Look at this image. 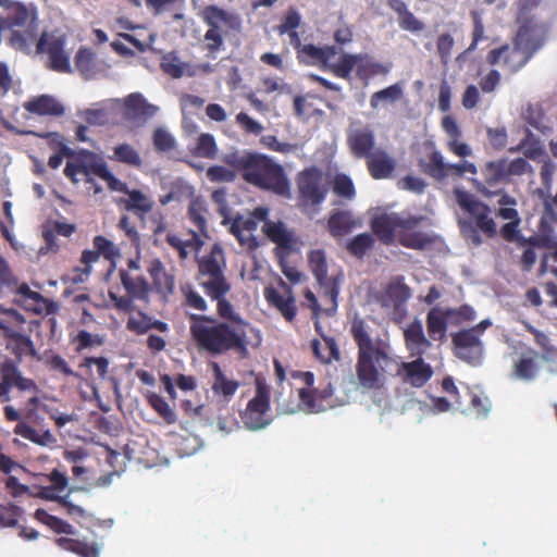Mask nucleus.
Listing matches in <instances>:
<instances>
[{
  "mask_svg": "<svg viewBox=\"0 0 557 557\" xmlns=\"http://www.w3.org/2000/svg\"><path fill=\"white\" fill-rule=\"evenodd\" d=\"M350 335L357 346L356 374L360 385L367 389L380 388L387 375H394L398 357L394 355L389 341L373 338L364 320L355 318Z\"/></svg>",
  "mask_w": 557,
  "mask_h": 557,
  "instance_id": "obj_1",
  "label": "nucleus"
},
{
  "mask_svg": "<svg viewBox=\"0 0 557 557\" xmlns=\"http://www.w3.org/2000/svg\"><path fill=\"white\" fill-rule=\"evenodd\" d=\"M189 331L199 349L218 356L234 350L242 356L248 352L247 331L219 321L212 315L189 314Z\"/></svg>",
  "mask_w": 557,
  "mask_h": 557,
  "instance_id": "obj_2",
  "label": "nucleus"
},
{
  "mask_svg": "<svg viewBox=\"0 0 557 557\" xmlns=\"http://www.w3.org/2000/svg\"><path fill=\"white\" fill-rule=\"evenodd\" d=\"M224 162L239 171L245 182L284 198H290V183L284 168L273 159L257 152L225 156Z\"/></svg>",
  "mask_w": 557,
  "mask_h": 557,
  "instance_id": "obj_3",
  "label": "nucleus"
},
{
  "mask_svg": "<svg viewBox=\"0 0 557 557\" xmlns=\"http://www.w3.org/2000/svg\"><path fill=\"white\" fill-rule=\"evenodd\" d=\"M424 218L421 215L382 213L372 219L371 230L379 240L386 246L397 242L409 249L424 250L434 243V237L418 230Z\"/></svg>",
  "mask_w": 557,
  "mask_h": 557,
  "instance_id": "obj_4",
  "label": "nucleus"
},
{
  "mask_svg": "<svg viewBox=\"0 0 557 557\" xmlns=\"http://www.w3.org/2000/svg\"><path fill=\"white\" fill-rule=\"evenodd\" d=\"M455 196L460 208L471 218L460 223L465 239L473 246H480L483 243L480 232L487 238H494L497 230L495 221L490 216L491 208L466 190L457 188Z\"/></svg>",
  "mask_w": 557,
  "mask_h": 557,
  "instance_id": "obj_5",
  "label": "nucleus"
},
{
  "mask_svg": "<svg viewBox=\"0 0 557 557\" xmlns=\"http://www.w3.org/2000/svg\"><path fill=\"white\" fill-rule=\"evenodd\" d=\"M206 213L205 202L199 198L193 199L188 206L187 216L196 230H190L189 237L186 239L174 233L166 234V243L177 251L182 260L186 259L190 252L198 253L205 244L203 237H209Z\"/></svg>",
  "mask_w": 557,
  "mask_h": 557,
  "instance_id": "obj_6",
  "label": "nucleus"
},
{
  "mask_svg": "<svg viewBox=\"0 0 557 557\" xmlns=\"http://www.w3.org/2000/svg\"><path fill=\"white\" fill-rule=\"evenodd\" d=\"M201 17L209 26L205 34V40L207 41L206 47L210 52H216L223 46L221 25L226 26L231 30H239L242 27V20L238 14L213 4L203 8Z\"/></svg>",
  "mask_w": 557,
  "mask_h": 557,
  "instance_id": "obj_7",
  "label": "nucleus"
},
{
  "mask_svg": "<svg viewBox=\"0 0 557 557\" xmlns=\"http://www.w3.org/2000/svg\"><path fill=\"white\" fill-rule=\"evenodd\" d=\"M323 175L315 166L306 168L297 175L299 206L305 210L318 211L325 200L327 188L323 185Z\"/></svg>",
  "mask_w": 557,
  "mask_h": 557,
  "instance_id": "obj_8",
  "label": "nucleus"
},
{
  "mask_svg": "<svg viewBox=\"0 0 557 557\" xmlns=\"http://www.w3.org/2000/svg\"><path fill=\"white\" fill-rule=\"evenodd\" d=\"M24 323V317L14 309L4 310L0 313V329L3 331L4 337L10 341L9 346L16 358L13 360L18 366L24 356H36V348L30 337L15 327Z\"/></svg>",
  "mask_w": 557,
  "mask_h": 557,
  "instance_id": "obj_9",
  "label": "nucleus"
},
{
  "mask_svg": "<svg viewBox=\"0 0 557 557\" xmlns=\"http://www.w3.org/2000/svg\"><path fill=\"white\" fill-rule=\"evenodd\" d=\"M224 264L223 250L218 245H214L210 253L199 260L198 280L205 293L211 290L218 293L225 286L231 285L223 272Z\"/></svg>",
  "mask_w": 557,
  "mask_h": 557,
  "instance_id": "obj_10",
  "label": "nucleus"
},
{
  "mask_svg": "<svg viewBox=\"0 0 557 557\" xmlns=\"http://www.w3.org/2000/svg\"><path fill=\"white\" fill-rule=\"evenodd\" d=\"M36 53L46 54L48 58V69L59 73H71L70 58L65 52L64 36L57 35L54 32H42L35 41Z\"/></svg>",
  "mask_w": 557,
  "mask_h": 557,
  "instance_id": "obj_11",
  "label": "nucleus"
},
{
  "mask_svg": "<svg viewBox=\"0 0 557 557\" xmlns=\"http://www.w3.org/2000/svg\"><path fill=\"white\" fill-rule=\"evenodd\" d=\"M270 386L261 377H256V395L247 405L243 414L245 424L250 430H259L269 424L267 413L270 410Z\"/></svg>",
  "mask_w": 557,
  "mask_h": 557,
  "instance_id": "obj_12",
  "label": "nucleus"
},
{
  "mask_svg": "<svg viewBox=\"0 0 557 557\" xmlns=\"http://www.w3.org/2000/svg\"><path fill=\"white\" fill-rule=\"evenodd\" d=\"M38 391L37 383L29 377L23 375L18 369V364L11 358H5L0 362V403H9L11 400V391Z\"/></svg>",
  "mask_w": 557,
  "mask_h": 557,
  "instance_id": "obj_13",
  "label": "nucleus"
},
{
  "mask_svg": "<svg viewBox=\"0 0 557 557\" xmlns=\"http://www.w3.org/2000/svg\"><path fill=\"white\" fill-rule=\"evenodd\" d=\"M455 357L471 366H479L483 359L484 345L476 334L469 329L451 333Z\"/></svg>",
  "mask_w": 557,
  "mask_h": 557,
  "instance_id": "obj_14",
  "label": "nucleus"
},
{
  "mask_svg": "<svg viewBox=\"0 0 557 557\" xmlns=\"http://www.w3.org/2000/svg\"><path fill=\"white\" fill-rule=\"evenodd\" d=\"M94 249H85L81 255L82 267L76 268V271L81 272L85 276H89L92 271V264L103 257L110 262H115L120 257L119 247L110 239L102 235H97L92 239Z\"/></svg>",
  "mask_w": 557,
  "mask_h": 557,
  "instance_id": "obj_15",
  "label": "nucleus"
},
{
  "mask_svg": "<svg viewBox=\"0 0 557 557\" xmlns=\"http://www.w3.org/2000/svg\"><path fill=\"white\" fill-rule=\"evenodd\" d=\"M533 55L515 38L512 46L504 45L499 48L492 49L486 60L488 64L496 65L500 62L508 69L510 73H517L521 70Z\"/></svg>",
  "mask_w": 557,
  "mask_h": 557,
  "instance_id": "obj_16",
  "label": "nucleus"
},
{
  "mask_svg": "<svg viewBox=\"0 0 557 557\" xmlns=\"http://www.w3.org/2000/svg\"><path fill=\"white\" fill-rule=\"evenodd\" d=\"M308 262L318 284L323 289L324 295L330 298L334 306L337 304L339 294V282L337 276L327 275L326 257L323 250H312L308 255Z\"/></svg>",
  "mask_w": 557,
  "mask_h": 557,
  "instance_id": "obj_17",
  "label": "nucleus"
},
{
  "mask_svg": "<svg viewBox=\"0 0 557 557\" xmlns=\"http://www.w3.org/2000/svg\"><path fill=\"white\" fill-rule=\"evenodd\" d=\"M209 368L212 373L211 392L218 404L226 405L240 387V382L230 379L216 361H211Z\"/></svg>",
  "mask_w": 557,
  "mask_h": 557,
  "instance_id": "obj_18",
  "label": "nucleus"
},
{
  "mask_svg": "<svg viewBox=\"0 0 557 557\" xmlns=\"http://www.w3.org/2000/svg\"><path fill=\"white\" fill-rule=\"evenodd\" d=\"M548 34V26L545 23H539L533 18H528L519 27L516 39L518 45L525 48L532 55L545 44Z\"/></svg>",
  "mask_w": 557,
  "mask_h": 557,
  "instance_id": "obj_19",
  "label": "nucleus"
},
{
  "mask_svg": "<svg viewBox=\"0 0 557 557\" xmlns=\"http://www.w3.org/2000/svg\"><path fill=\"white\" fill-rule=\"evenodd\" d=\"M410 362H399L394 371V375L401 376L404 382L409 383L413 387H422L433 375L432 367L424 362L422 357Z\"/></svg>",
  "mask_w": 557,
  "mask_h": 557,
  "instance_id": "obj_20",
  "label": "nucleus"
},
{
  "mask_svg": "<svg viewBox=\"0 0 557 557\" xmlns=\"http://www.w3.org/2000/svg\"><path fill=\"white\" fill-rule=\"evenodd\" d=\"M4 418L10 421L14 422L17 421L18 423L14 426V434L28 440L35 444L47 446L51 443H53L55 440L50 431H45L44 433L39 434L33 426L28 425L26 422L21 421L23 418V413H21L18 410H16L13 406L7 405L3 408Z\"/></svg>",
  "mask_w": 557,
  "mask_h": 557,
  "instance_id": "obj_21",
  "label": "nucleus"
},
{
  "mask_svg": "<svg viewBox=\"0 0 557 557\" xmlns=\"http://www.w3.org/2000/svg\"><path fill=\"white\" fill-rule=\"evenodd\" d=\"M231 290V285L225 286L222 290L205 293L211 300L216 301V313L219 321L230 323V325L247 331L250 324L235 310L234 306L226 299V295Z\"/></svg>",
  "mask_w": 557,
  "mask_h": 557,
  "instance_id": "obj_22",
  "label": "nucleus"
},
{
  "mask_svg": "<svg viewBox=\"0 0 557 557\" xmlns=\"http://www.w3.org/2000/svg\"><path fill=\"white\" fill-rule=\"evenodd\" d=\"M346 141L350 153L356 159H367L377 148L374 132L369 126L350 129Z\"/></svg>",
  "mask_w": 557,
  "mask_h": 557,
  "instance_id": "obj_23",
  "label": "nucleus"
},
{
  "mask_svg": "<svg viewBox=\"0 0 557 557\" xmlns=\"http://www.w3.org/2000/svg\"><path fill=\"white\" fill-rule=\"evenodd\" d=\"M482 175L484 185L479 190L486 196L498 195L496 188L510 182L506 171L505 158L487 162L482 169Z\"/></svg>",
  "mask_w": 557,
  "mask_h": 557,
  "instance_id": "obj_24",
  "label": "nucleus"
},
{
  "mask_svg": "<svg viewBox=\"0 0 557 557\" xmlns=\"http://www.w3.org/2000/svg\"><path fill=\"white\" fill-rule=\"evenodd\" d=\"M158 111V107L148 103L140 94H131L124 100L123 114L127 121L144 124Z\"/></svg>",
  "mask_w": 557,
  "mask_h": 557,
  "instance_id": "obj_25",
  "label": "nucleus"
},
{
  "mask_svg": "<svg viewBox=\"0 0 557 557\" xmlns=\"http://www.w3.org/2000/svg\"><path fill=\"white\" fill-rule=\"evenodd\" d=\"M71 159L72 160L66 162L64 168V175L74 183L77 182L76 175H96L95 169L106 164L104 161L97 159L96 156L91 152H82L79 154L75 153V156Z\"/></svg>",
  "mask_w": 557,
  "mask_h": 557,
  "instance_id": "obj_26",
  "label": "nucleus"
},
{
  "mask_svg": "<svg viewBox=\"0 0 557 557\" xmlns=\"http://www.w3.org/2000/svg\"><path fill=\"white\" fill-rule=\"evenodd\" d=\"M404 339L411 357H422L432 346L431 341L424 334L422 322L418 319L404 330Z\"/></svg>",
  "mask_w": 557,
  "mask_h": 557,
  "instance_id": "obj_27",
  "label": "nucleus"
},
{
  "mask_svg": "<svg viewBox=\"0 0 557 557\" xmlns=\"http://www.w3.org/2000/svg\"><path fill=\"white\" fill-rule=\"evenodd\" d=\"M265 236L274 243L277 248L290 252L295 249L297 237L295 233L288 230L281 221H267L262 227Z\"/></svg>",
  "mask_w": 557,
  "mask_h": 557,
  "instance_id": "obj_28",
  "label": "nucleus"
},
{
  "mask_svg": "<svg viewBox=\"0 0 557 557\" xmlns=\"http://www.w3.org/2000/svg\"><path fill=\"white\" fill-rule=\"evenodd\" d=\"M366 161L368 171L374 180L388 178L396 169L395 159L382 148H376Z\"/></svg>",
  "mask_w": 557,
  "mask_h": 557,
  "instance_id": "obj_29",
  "label": "nucleus"
},
{
  "mask_svg": "<svg viewBox=\"0 0 557 557\" xmlns=\"http://www.w3.org/2000/svg\"><path fill=\"white\" fill-rule=\"evenodd\" d=\"M418 164L425 175L436 181H443L446 178V163L444 161V157L441 151L435 149L433 144L425 146V152L419 159Z\"/></svg>",
  "mask_w": 557,
  "mask_h": 557,
  "instance_id": "obj_30",
  "label": "nucleus"
},
{
  "mask_svg": "<svg viewBox=\"0 0 557 557\" xmlns=\"http://www.w3.org/2000/svg\"><path fill=\"white\" fill-rule=\"evenodd\" d=\"M147 272L152 280L153 288L163 297L172 295L175 286L174 275L165 270L164 264L158 258L149 262Z\"/></svg>",
  "mask_w": 557,
  "mask_h": 557,
  "instance_id": "obj_31",
  "label": "nucleus"
},
{
  "mask_svg": "<svg viewBox=\"0 0 557 557\" xmlns=\"http://www.w3.org/2000/svg\"><path fill=\"white\" fill-rule=\"evenodd\" d=\"M361 226V221L348 210H335L327 220V230L335 237H343Z\"/></svg>",
  "mask_w": 557,
  "mask_h": 557,
  "instance_id": "obj_32",
  "label": "nucleus"
},
{
  "mask_svg": "<svg viewBox=\"0 0 557 557\" xmlns=\"http://www.w3.org/2000/svg\"><path fill=\"white\" fill-rule=\"evenodd\" d=\"M540 354L530 349L527 354H522L512 366L511 375L516 380H520L523 382L534 381L540 372V364L537 359Z\"/></svg>",
  "mask_w": 557,
  "mask_h": 557,
  "instance_id": "obj_33",
  "label": "nucleus"
},
{
  "mask_svg": "<svg viewBox=\"0 0 557 557\" xmlns=\"http://www.w3.org/2000/svg\"><path fill=\"white\" fill-rule=\"evenodd\" d=\"M336 53L337 50L334 46L320 48L312 44H307L300 48V51H298L297 59L300 63L307 65H321L326 69L329 61L335 57Z\"/></svg>",
  "mask_w": 557,
  "mask_h": 557,
  "instance_id": "obj_34",
  "label": "nucleus"
},
{
  "mask_svg": "<svg viewBox=\"0 0 557 557\" xmlns=\"http://www.w3.org/2000/svg\"><path fill=\"white\" fill-rule=\"evenodd\" d=\"M119 276L121 284L128 296L136 300H148L151 287L144 276L132 275L125 269H120Z\"/></svg>",
  "mask_w": 557,
  "mask_h": 557,
  "instance_id": "obj_35",
  "label": "nucleus"
},
{
  "mask_svg": "<svg viewBox=\"0 0 557 557\" xmlns=\"http://www.w3.org/2000/svg\"><path fill=\"white\" fill-rule=\"evenodd\" d=\"M24 109L40 116H60L64 113V107L50 95H41L29 99L24 103Z\"/></svg>",
  "mask_w": 557,
  "mask_h": 557,
  "instance_id": "obj_36",
  "label": "nucleus"
},
{
  "mask_svg": "<svg viewBox=\"0 0 557 557\" xmlns=\"http://www.w3.org/2000/svg\"><path fill=\"white\" fill-rule=\"evenodd\" d=\"M264 296L267 301L275 307L288 322H292L296 318L297 307L290 292L285 296L275 288L270 287L265 288Z\"/></svg>",
  "mask_w": 557,
  "mask_h": 557,
  "instance_id": "obj_37",
  "label": "nucleus"
},
{
  "mask_svg": "<svg viewBox=\"0 0 557 557\" xmlns=\"http://www.w3.org/2000/svg\"><path fill=\"white\" fill-rule=\"evenodd\" d=\"M449 322L444 308L435 306L426 314V330L431 339L443 342L446 337Z\"/></svg>",
  "mask_w": 557,
  "mask_h": 557,
  "instance_id": "obj_38",
  "label": "nucleus"
},
{
  "mask_svg": "<svg viewBox=\"0 0 557 557\" xmlns=\"http://www.w3.org/2000/svg\"><path fill=\"white\" fill-rule=\"evenodd\" d=\"M126 199H122L121 203L127 211L134 212L136 215L144 218L152 210L153 201L139 189H128L125 194Z\"/></svg>",
  "mask_w": 557,
  "mask_h": 557,
  "instance_id": "obj_39",
  "label": "nucleus"
},
{
  "mask_svg": "<svg viewBox=\"0 0 557 557\" xmlns=\"http://www.w3.org/2000/svg\"><path fill=\"white\" fill-rule=\"evenodd\" d=\"M55 544L67 552L74 553L81 557H99V547L96 543L81 541L71 537H58Z\"/></svg>",
  "mask_w": 557,
  "mask_h": 557,
  "instance_id": "obj_40",
  "label": "nucleus"
},
{
  "mask_svg": "<svg viewBox=\"0 0 557 557\" xmlns=\"http://www.w3.org/2000/svg\"><path fill=\"white\" fill-rule=\"evenodd\" d=\"M324 344L318 339L311 341V349L314 357L322 363H331L333 360L341 359V352L337 343L332 336H323Z\"/></svg>",
  "mask_w": 557,
  "mask_h": 557,
  "instance_id": "obj_41",
  "label": "nucleus"
},
{
  "mask_svg": "<svg viewBox=\"0 0 557 557\" xmlns=\"http://www.w3.org/2000/svg\"><path fill=\"white\" fill-rule=\"evenodd\" d=\"M524 120L542 134L552 132L549 121L545 115L544 109L540 103H529L523 112Z\"/></svg>",
  "mask_w": 557,
  "mask_h": 557,
  "instance_id": "obj_42",
  "label": "nucleus"
},
{
  "mask_svg": "<svg viewBox=\"0 0 557 557\" xmlns=\"http://www.w3.org/2000/svg\"><path fill=\"white\" fill-rule=\"evenodd\" d=\"M147 7L152 10L154 15L170 12L173 21L184 18L185 0H147Z\"/></svg>",
  "mask_w": 557,
  "mask_h": 557,
  "instance_id": "obj_43",
  "label": "nucleus"
},
{
  "mask_svg": "<svg viewBox=\"0 0 557 557\" xmlns=\"http://www.w3.org/2000/svg\"><path fill=\"white\" fill-rule=\"evenodd\" d=\"M374 246V238L370 233H362L355 236L347 243L346 249L350 255L362 259Z\"/></svg>",
  "mask_w": 557,
  "mask_h": 557,
  "instance_id": "obj_44",
  "label": "nucleus"
},
{
  "mask_svg": "<svg viewBox=\"0 0 557 557\" xmlns=\"http://www.w3.org/2000/svg\"><path fill=\"white\" fill-rule=\"evenodd\" d=\"M147 401L149 406L168 423L173 424L176 422V414L170 407L168 401L156 393H149L147 395Z\"/></svg>",
  "mask_w": 557,
  "mask_h": 557,
  "instance_id": "obj_45",
  "label": "nucleus"
},
{
  "mask_svg": "<svg viewBox=\"0 0 557 557\" xmlns=\"http://www.w3.org/2000/svg\"><path fill=\"white\" fill-rule=\"evenodd\" d=\"M509 151H522L525 158L531 160H536L544 154V149L541 146L540 140L534 138L530 132H528L525 138L522 139L517 147L510 148Z\"/></svg>",
  "mask_w": 557,
  "mask_h": 557,
  "instance_id": "obj_46",
  "label": "nucleus"
},
{
  "mask_svg": "<svg viewBox=\"0 0 557 557\" xmlns=\"http://www.w3.org/2000/svg\"><path fill=\"white\" fill-rule=\"evenodd\" d=\"M190 151L198 158L214 159L218 152L214 137L208 133L201 134Z\"/></svg>",
  "mask_w": 557,
  "mask_h": 557,
  "instance_id": "obj_47",
  "label": "nucleus"
},
{
  "mask_svg": "<svg viewBox=\"0 0 557 557\" xmlns=\"http://www.w3.org/2000/svg\"><path fill=\"white\" fill-rule=\"evenodd\" d=\"M112 159L134 168H139L143 164L138 151L128 144L117 145L113 150Z\"/></svg>",
  "mask_w": 557,
  "mask_h": 557,
  "instance_id": "obj_48",
  "label": "nucleus"
},
{
  "mask_svg": "<svg viewBox=\"0 0 557 557\" xmlns=\"http://www.w3.org/2000/svg\"><path fill=\"white\" fill-rule=\"evenodd\" d=\"M525 330L534 336L535 344L542 350L541 356L543 359H550L557 355V348L552 344L547 334L529 323L525 324Z\"/></svg>",
  "mask_w": 557,
  "mask_h": 557,
  "instance_id": "obj_49",
  "label": "nucleus"
},
{
  "mask_svg": "<svg viewBox=\"0 0 557 557\" xmlns=\"http://www.w3.org/2000/svg\"><path fill=\"white\" fill-rule=\"evenodd\" d=\"M359 59L360 57L357 54L344 53L338 63H327L326 69L330 70L335 76L348 79Z\"/></svg>",
  "mask_w": 557,
  "mask_h": 557,
  "instance_id": "obj_50",
  "label": "nucleus"
},
{
  "mask_svg": "<svg viewBox=\"0 0 557 557\" xmlns=\"http://www.w3.org/2000/svg\"><path fill=\"white\" fill-rule=\"evenodd\" d=\"M448 322L451 325H460L462 323L472 322L476 313L470 305H462L458 308H444Z\"/></svg>",
  "mask_w": 557,
  "mask_h": 557,
  "instance_id": "obj_51",
  "label": "nucleus"
},
{
  "mask_svg": "<svg viewBox=\"0 0 557 557\" xmlns=\"http://www.w3.org/2000/svg\"><path fill=\"white\" fill-rule=\"evenodd\" d=\"M96 366L98 376L104 380L108 374L109 360L104 357H85L78 368L83 371L82 375L90 377L92 374L91 367Z\"/></svg>",
  "mask_w": 557,
  "mask_h": 557,
  "instance_id": "obj_52",
  "label": "nucleus"
},
{
  "mask_svg": "<svg viewBox=\"0 0 557 557\" xmlns=\"http://www.w3.org/2000/svg\"><path fill=\"white\" fill-rule=\"evenodd\" d=\"M160 67L165 74L173 78H181L185 72V64L181 62L180 58L173 52L162 57Z\"/></svg>",
  "mask_w": 557,
  "mask_h": 557,
  "instance_id": "obj_53",
  "label": "nucleus"
},
{
  "mask_svg": "<svg viewBox=\"0 0 557 557\" xmlns=\"http://www.w3.org/2000/svg\"><path fill=\"white\" fill-rule=\"evenodd\" d=\"M385 294L395 305H401L410 298L411 290L403 281L396 280L387 285Z\"/></svg>",
  "mask_w": 557,
  "mask_h": 557,
  "instance_id": "obj_54",
  "label": "nucleus"
},
{
  "mask_svg": "<svg viewBox=\"0 0 557 557\" xmlns=\"http://www.w3.org/2000/svg\"><path fill=\"white\" fill-rule=\"evenodd\" d=\"M403 95L401 87L398 84L388 86L382 90L374 92L370 99V106L372 109H376L382 101H396Z\"/></svg>",
  "mask_w": 557,
  "mask_h": 557,
  "instance_id": "obj_55",
  "label": "nucleus"
},
{
  "mask_svg": "<svg viewBox=\"0 0 557 557\" xmlns=\"http://www.w3.org/2000/svg\"><path fill=\"white\" fill-rule=\"evenodd\" d=\"M333 191L338 197L345 199H354L356 196V189L351 178L345 174H337L333 182Z\"/></svg>",
  "mask_w": 557,
  "mask_h": 557,
  "instance_id": "obj_56",
  "label": "nucleus"
},
{
  "mask_svg": "<svg viewBox=\"0 0 557 557\" xmlns=\"http://www.w3.org/2000/svg\"><path fill=\"white\" fill-rule=\"evenodd\" d=\"M23 509L14 504L2 506L0 508V527L1 528H14L17 525L18 520L22 518Z\"/></svg>",
  "mask_w": 557,
  "mask_h": 557,
  "instance_id": "obj_57",
  "label": "nucleus"
},
{
  "mask_svg": "<svg viewBox=\"0 0 557 557\" xmlns=\"http://www.w3.org/2000/svg\"><path fill=\"white\" fill-rule=\"evenodd\" d=\"M75 66L84 76H89L95 70L94 52L88 48H81L75 55Z\"/></svg>",
  "mask_w": 557,
  "mask_h": 557,
  "instance_id": "obj_58",
  "label": "nucleus"
},
{
  "mask_svg": "<svg viewBox=\"0 0 557 557\" xmlns=\"http://www.w3.org/2000/svg\"><path fill=\"white\" fill-rule=\"evenodd\" d=\"M45 363L50 370L60 372L65 376H73L79 380L83 379L82 373L73 371L69 367L66 360L58 354H51L50 356H47Z\"/></svg>",
  "mask_w": 557,
  "mask_h": 557,
  "instance_id": "obj_59",
  "label": "nucleus"
},
{
  "mask_svg": "<svg viewBox=\"0 0 557 557\" xmlns=\"http://www.w3.org/2000/svg\"><path fill=\"white\" fill-rule=\"evenodd\" d=\"M95 171H96V176H98L99 178L104 181L107 183L109 189L114 190V191H120L123 194L128 193L129 188H128L127 184L120 181L119 178H116L110 172L107 164L98 166L97 169H95Z\"/></svg>",
  "mask_w": 557,
  "mask_h": 557,
  "instance_id": "obj_60",
  "label": "nucleus"
},
{
  "mask_svg": "<svg viewBox=\"0 0 557 557\" xmlns=\"http://www.w3.org/2000/svg\"><path fill=\"white\" fill-rule=\"evenodd\" d=\"M154 149L160 152H169L175 148V138L164 128L158 127L152 135Z\"/></svg>",
  "mask_w": 557,
  "mask_h": 557,
  "instance_id": "obj_61",
  "label": "nucleus"
},
{
  "mask_svg": "<svg viewBox=\"0 0 557 557\" xmlns=\"http://www.w3.org/2000/svg\"><path fill=\"white\" fill-rule=\"evenodd\" d=\"M300 405L309 412H318L322 408L319 400L318 388H300L298 391Z\"/></svg>",
  "mask_w": 557,
  "mask_h": 557,
  "instance_id": "obj_62",
  "label": "nucleus"
},
{
  "mask_svg": "<svg viewBox=\"0 0 557 557\" xmlns=\"http://www.w3.org/2000/svg\"><path fill=\"white\" fill-rule=\"evenodd\" d=\"M555 172L556 164L549 159L544 160L540 172L543 187L537 189V194L540 197H544L550 193L553 176Z\"/></svg>",
  "mask_w": 557,
  "mask_h": 557,
  "instance_id": "obj_63",
  "label": "nucleus"
},
{
  "mask_svg": "<svg viewBox=\"0 0 557 557\" xmlns=\"http://www.w3.org/2000/svg\"><path fill=\"white\" fill-rule=\"evenodd\" d=\"M207 178L213 183H231L235 181L236 173L234 170L223 165H212L206 172Z\"/></svg>",
  "mask_w": 557,
  "mask_h": 557,
  "instance_id": "obj_64",
  "label": "nucleus"
}]
</instances>
